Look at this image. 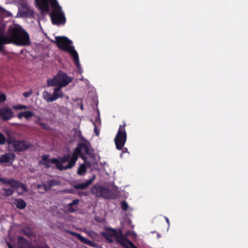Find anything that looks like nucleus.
Masks as SVG:
<instances>
[{"label":"nucleus","instance_id":"nucleus-1","mask_svg":"<svg viewBox=\"0 0 248 248\" xmlns=\"http://www.w3.org/2000/svg\"><path fill=\"white\" fill-rule=\"evenodd\" d=\"M93 150L90 143L79 142L71 154H67L58 158L51 159L49 158V155H44L42 156V160L40 163L46 169L50 168L51 164H53L60 170H66L72 168L75 165L79 156L84 162L87 161V157L85 155L90 156L93 154Z\"/></svg>","mask_w":248,"mask_h":248},{"label":"nucleus","instance_id":"nucleus-2","mask_svg":"<svg viewBox=\"0 0 248 248\" xmlns=\"http://www.w3.org/2000/svg\"><path fill=\"white\" fill-rule=\"evenodd\" d=\"M4 29L0 28V51L3 50V45L14 44L17 46H30L31 41L28 33L20 27L10 28L7 36L4 35Z\"/></svg>","mask_w":248,"mask_h":248},{"label":"nucleus","instance_id":"nucleus-3","mask_svg":"<svg viewBox=\"0 0 248 248\" xmlns=\"http://www.w3.org/2000/svg\"><path fill=\"white\" fill-rule=\"evenodd\" d=\"M54 42L59 48L69 53L73 57L76 67L79 68L80 64L78 55L74 49V46H71L72 41L65 36H57L55 37V41Z\"/></svg>","mask_w":248,"mask_h":248},{"label":"nucleus","instance_id":"nucleus-4","mask_svg":"<svg viewBox=\"0 0 248 248\" xmlns=\"http://www.w3.org/2000/svg\"><path fill=\"white\" fill-rule=\"evenodd\" d=\"M52 11L50 16L53 25H64L66 23V17L64 12L62 10V7L59 5L58 1L50 3Z\"/></svg>","mask_w":248,"mask_h":248},{"label":"nucleus","instance_id":"nucleus-5","mask_svg":"<svg viewBox=\"0 0 248 248\" xmlns=\"http://www.w3.org/2000/svg\"><path fill=\"white\" fill-rule=\"evenodd\" d=\"M125 126L126 124L124 122L123 123V125L119 126V129L114 140L116 148L118 150H122V153L120 154L121 157H122L123 154L129 153L127 148L124 147L127 140V134L125 129Z\"/></svg>","mask_w":248,"mask_h":248},{"label":"nucleus","instance_id":"nucleus-6","mask_svg":"<svg viewBox=\"0 0 248 248\" xmlns=\"http://www.w3.org/2000/svg\"><path fill=\"white\" fill-rule=\"evenodd\" d=\"M72 79L73 78L68 77L66 73L60 71L53 78L47 80V84L48 87L58 86L62 88L70 83Z\"/></svg>","mask_w":248,"mask_h":248},{"label":"nucleus","instance_id":"nucleus-7","mask_svg":"<svg viewBox=\"0 0 248 248\" xmlns=\"http://www.w3.org/2000/svg\"><path fill=\"white\" fill-rule=\"evenodd\" d=\"M101 235L110 243L113 242L112 237H114L116 241L121 246H124V241L126 240V236H124L121 230L119 231L112 228H107V231L101 232Z\"/></svg>","mask_w":248,"mask_h":248},{"label":"nucleus","instance_id":"nucleus-8","mask_svg":"<svg viewBox=\"0 0 248 248\" xmlns=\"http://www.w3.org/2000/svg\"><path fill=\"white\" fill-rule=\"evenodd\" d=\"M7 143L8 145H12L15 152H22L31 147V144L25 140H16L13 138L9 137L7 139Z\"/></svg>","mask_w":248,"mask_h":248},{"label":"nucleus","instance_id":"nucleus-9","mask_svg":"<svg viewBox=\"0 0 248 248\" xmlns=\"http://www.w3.org/2000/svg\"><path fill=\"white\" fill-rule=\"evenodd\" d=\"M17 244L19 248H50L47 245L44 246H40L37 245H33L23 236L18 237Z\"/></svg>","mask_w":248,"mask_h":248},{"label":"nucleus","instance_id":"nucleus-10","mask_svg":"<svg viewBox=\"0 0 248 248\" xmlns=\"http://www.w3.org/2000/svg\"><path fill=\"white\" fill-rule=\"evenodd\" d=\"M57 1V0H35L37 6L42 14L48 13L50 11L49 4Z\"/></svg>","mask_w":248,"mask_h":248},{"label":"nucleus","instance_id":"nucleus-11","mask_svg":"<svg viewBox=\"0 0 248 248\" xmlns=\"http://www.w3.org/2000/svg\"><path fill=\"white\" fill-rule=\"evenodd\" d=\"M14 112L9 107H3L0 108V118L3 121H8L14 117Z\"/></svg>","mask_w":248,"mask_h":248},{"label":"nucleus","instance_id":"nucleus-12","mask_svg":"<svg viewBox=\"0 0 248 248\" xmlns=\"http://www.w3.org/2000/svg\"><path fill=\"white\" fill-rule=\"evenodd\" d=\"M95 192L97 196L108 199L110 197L111 190L104 186H98L95 188Z\"/></svg>","mask_w":248,"mask_h":248},{"label":"nucleus","instance_id":"nucleus-13","mask_svg":"<svg viewBox=\"0 0 248 248\" xmlns=\"http://www.w3.org/2000/svg\"><path fill=\"white\" fill-rule=\"evenodd\" d=\"M15 154L13 153H7L0 157V164L12 163L15 158Z\"/></svg>","mask_w":248,"mask_h":248},{"label":"nucleus","instance_id":"nucleus-14","mask_svg":"<svg viewBox=\"0 0 248 248\" xmlns=\"http://www.w3.org/2000/svg\"><path fill=\"white\" fill-rule=\"evenodd\" d=\"M95 178V175H93L90 179L86 182L74 185L73 187L76 189H85L93 183Z\"/></svg>","mask_w":248,"mask_h":248},{"label":"nucleus","instance_id":"nucleus-15","mask_svg":"<svg viewBox=\"0 0 248 248\" xmlns=\"http://www.w3.org/2000/svg\"><path fill=\"white\" fill-rule=\"evenodd\" d=\"M69 233L73 236L77 238L81 242L91 246L92 242L88 239L83 237L80 234L72 231H69Z\"/></svg>","mask_w":248,"mask_h":248},{"label":"nucleus","instance_id":"nucleus-16","mask_svg":"<svg viewBox=\"0 0 248 248\" xmlns=\"http://www.w3.org/2000/svg\"><path fill=\"white\" fill-rule=\"evenodd\" d=\"M79 202V200L78 199H75L72 201V202L68 204L67 209V212L74 213L76 212L77 210L74 207V206L78 205Z\"/></svg>","mask_w":248,"mask_h":248},{"label":"nucleus","instance_id":"nucleus-17","mask_svg":"<svg viewBox=\"0 0 248 248\" xmlns=\"http://www.w3.org/2000/svg\"><path fill=\"white\" fill-rule=\"evenodd\" d=\"M62 87L57 86V88L54 89L53 93V97L54 101L57 100L59 98H62L63 96V93L61 91Z\"/></svg>","mask_w":248,"mask_h":248},{"label":"nucleus","instance_id":"nucleus-18","mask_svg":"<svg viewBox=\"0 0 248 248\" xmlns=\"http://www.w3.org/2000/svg\"><path fill=\"white\" fill-rule=\"evenodd\" d=\"M16 184H15L16 186H13L12 188L17 189L18 190H19V189L21 188V191H18L19 194L21 195L24 192L27 191V187L25 185H24L22 183H21L19 181H16Z\"/></svg>","mask_w":248,"mask_h":248},{"label":"nucleus","instance_id":"nucleus-19","mask_svg":"<svg viewBox=\"0 0 248 248\" xmlns=\"http://www.w3.org/2000/svg\"><path fill=\"white\" fill-rule=\"evenodd\" d=\"M16 207L19 209H23L26 206V202L22 199H16L14 202Z\"/></svg>","mask_w":248,"mask_h":248},{"label":"nucleus","instance_id":"nucleus-20","mask_svg":"<svg viewBox=\"0 0 248 248\" xmlns=\"http://www.w3.org/2000/svg\"><path fill=\"white\" fill-rule=\"evenodd\" d=\"M44 99L47 102H51L54 101L53 94L46 91H44L43 93Z\"/></svg>","mask_w":248,"mask_h":248},{"label":"nucleus","instance_id":"nucleus-21","mask_svg":"<svg viewBox=\"0 0 248 248\" xmlns=\"http://www.w3.org/2000/svg\"><path fill=\"white\" fill-rule=\"evenodd\" d=\"M22 232L24 235H25L28 238L32 237L34 235L32 230L28 227L23 228L22 230Z\"/></svg>","mask_w":248,"mask_h":248},{"label":"nucleus","instance_id":"nucleus-22","mask_svg":"<svg viewBox=\"0 0 248 248\" xmlns=\"http://www.w3.org/2000/svg\"><path fill=\"white\" fill-rule=\"evenodd\" d=\"M0 182L3 184L10 185L12 188L13 187V186H16V180H14V179H6L5 178H2L1 180H0Z\"/></svg>","mask_w":248,"mask_h":248},{"label":"nucleus","instance_id":"nucleus-23","mask_svg":"<svg viewBox=\"0 0 248 248\" xmlns=\"http://www.w3.org/2000/svg\"><path fill=\"white\" fill-rule=\"evenodd\" d=\"M87 169V166L84 164H82L79 166L77 173L79 175H83L86 173Z\"/></svg>","mask_w":248,"mask_h":248},{"label":"nucleus","instance_id":"nucleus-24","mask_svg":"<svg viewBox=\"0 0 248 248\" xmlns=\"http://www.w3.org/2000/svg\"><path fill=\"white\" fill-rule=\"evenodd\" d=\"M124 243L125 244L124 246H122L123 248H137L135 246V245L133 244V243L128 239V238L126 237V240L124 241Z\"/></svg>","mask_w":248,"mask_h":248},{"label":"nucleus","instance_id":"nucleus-25","mask_svg":"<svg viewBox=\"0 0 248 248\" xmlns=\"http://www.w3.org/2000/svg\"><path fill=\"white\" fill-rule=\"evenodd\" d=\"M2 190L4 192L2 195L5 197H8L12 195L14 192V190L11 188H3Z\"/></svg>","mask_w":248,"mask_h":248},{"label":"nucleus","instance_id":"nucleus-26","mask_svg":"<svg viewBox=\"0 0 248 248\" xmlns=\"http://www.w3.org/2000/svg\"><path fill=\"white\" fill-rule=\"evenodd\" d=\"M48 188L51 189V187L57 186L60 184V182L56 180H50L46 182Z\"/></svg>","mask_w":248,"mask_h":248},{"label":"nucleus","instance_id":"nucleus-27","mask_svg":"<svg viewBox=\"0 0 248 248\" xmlns=\"http://www.w3.org/2000/svg\"><path fill=\"white\" fill-rule=\"evenodd\" d=\"M42 187H43V189H44V191L42 192V193H44L46 191H47L48 190H50V188H48V186L46 183V184H43L42 185H37L38 188L40 189Z\"/></svg>","mask_w":248,"mask_h":248},{"label":"nucleus","instance_id":"nucleus-28","mask_svg":"<svg viewBox=\"0 0 248 248\" xmlns=\"http://www.w3.org/2000/svg\"><path fill=\"white\" fill-rule=\"evenodd\" d=\"M24 117L28 119L34 116V113L31 111H26L24 112Z\"/></svg>","mask_w":248,"mask_h":248},{"label":"nucleus","instance_id":"nucleus-29","mask_svg":"<svg viewBox=\"0 0 248 248\" xmlns=\"http://www.w3.org/2000/svg\"><path fill=\"white\" fill-rule=\"evenodd\" d=\"M13 108L16 110H21V109H27L28 108V107L26 106L19 104V105L14 106L13 107Z\"/></svg>","mask_w":248,"mask_h":248},{"label":"nucleus","instance_id":"nucleus-30","mask_svg":"<svg viewBox=\"0 0 248 248\" xmlns=\"http://www.w3.org/2000/svg\"><path fill=\"white\" fill-rule=\"evenodd\" d=\"M6 142H7V140L5 136L0 132V144H4Z\"/></svg>","mask_w":248,"mask_h":248},{"label":"nucleus","instance_id":"nucleus-31","mask_svg":"<svg viewBox=\"0 0 248 248\" xmlns=\"http://www.w3.org/2000/svg\"><path fill=\"white\" fill-rule=\"evenodd\" d=\"M121 208L124 211H126L128 207V205L127 203L125 201H123L121 202Z\"/></svg>","mask_w":248,"mask_h":248},{"label":"nucleus","instance_id":"nucleus-32","mask_svg":"<svg viewBox=\"0 0 248 248\" xmlns=\"http://www.w3.org/2000/svg\"><path fill=\"white\" fill-rule=\"evenodd\" d=\"M6 99V96L5 94L0 92V103L4 102Z\"/></svg>","mask_w":248,"mask_h":248},{"label":"nucleus","instance_id":"nucleus-33","mask_svg":"<svg viewBox=\"0 0 248 248\" xmlns=\"http://www.w3.org/2000/svg\"><path fill=\"white\" fill-rule=\"evenodd\" d=\"M39 125H40L41 128L44 130H48L50 129L49 127L48 126H47L46 124L45 123H41L39 124Z\"/></svg>","mask_w":248,"mask_h":248},{"label":"nucleus","instance_id":"nucleus-34","mask_svg":"<svg viewBox=\"0 0 248 248\" xmlns=\"http://www.w3.org/2000/svg\"><path fill=\"white\" fill-rule=\"evenodd\" d=\"M31 94H32V91H30L26 92L24 93L23 94V95L25 98H28Z\"/></svg>","mask_w":248,"mask_h":248},{"label":"nucleus","instance_id":"nucleus-35","mask_svg":"<svg viewBox=\"0 0 248 248\" xmlns=\"http://www.w3.org/2000/svg\"><path fill=\"white\" fill-rule=\"evenodd\" d=\"M24 112H21L19 113L17 116L19 119H21L24 117Z\"/></svg>","mask_w":248,"mask_h":248},{"label":"nucleus","instance_id":"nucleus-36","mask_svg":"<svg viewBox=\"0 0 248 248\" xmlns=\"http://www.w3.org/2000/svg\"><path fill=\"white\" fill-rule=\"evenodd\" d=\"M94 125V132H95L96 135H98L99 134V133L97 132V127L95 124Z\"/></svg>","mask_w":248,"mask_h":248},{"label":"nucleus","instance_id":"nucleus-37","mask_svg":"<svg viewBox=\"0 0 248 248\" xmlns=\"http://www.w3.org/2000/svg\"><path fill=\"white\" fill-rule=\"evenodd\" d=\"M7 244L8 247V248H13V246L11 243L8 242Z\"/></svg>","mask_w":248,"mask_h":248},{"label":"nucleus","instance_id":"nucleus-38","mask_svg":"<svg viewBox=\"0 0 248 248\" xmlns=\"http://www.w3.org/2000/svg\"><path fill=\"white\" fill-rule=\"evenodd\" d=\"M40 120V118H39V120H36V121L35 122V123L39 125V124L41 123V122H39V120Z\"/></svg>","mask_w":248,"mask_h":248},{"label":"nucleus","instance_id":"nucleus-39","mask_svg":"<svg viewBox=\"0 0 248 248\" xmlns=\"http://www.w3.org/2000/svg\"><path fill=\"white\" fill-rule=\"evenodd\" d=\"M165 219H166V222H167L168 224L169 225L170 224V220H169V218L167 217H166Z\"/></svg>","mask_w":248,"mask_h":248},{"label":"nucleus","instance_id":"nucleus-40","mask_svg":"<svg viewBox=\"0 0 248 248\" xmlns=\"http://www.w3.org/2000/svg\"><path fill=\"white\" fill-rule=\"evenodd\" d=\"M69 192L71 193H73V190L72 189L69 190Z\"/></svg>","mask_w":248,"mask_h":248},{"label":"nucleus","instance_id":"nucleus-41","mask_svg":"<svg viewBox=\"0 0 248 248\" xmlns=\"http://www.w3.org/2000/svg\"><path fill=\"white\" fill-rule=\"evenodd\" d=\"M81 108L83 109V107L82 106L81 107Z\"/></svg>","mask_w":248,"mask_h":248}]
</instances>
